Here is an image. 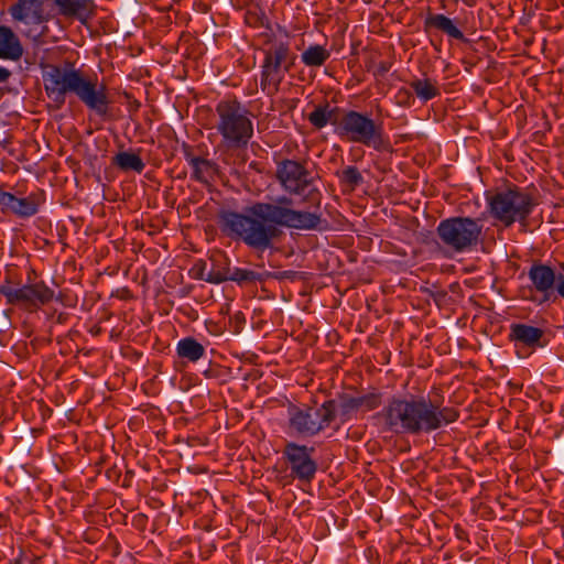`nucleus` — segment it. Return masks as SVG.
<instances>
[{"label":"nucleus","mask_w":564,"mask_h":564,"mask_svg":"<svg viewBox=\"0 0 564 564\" xmlns=\"http://www.w3.org/2000/svg\"><path fill=\"white\" fill-rule=\"evenodd\" d=\"M329 52L321 45H312L302 54V62L306 66H322L329 57Z\"/></svg>","instance_id":"a878e982"},{"label":"nucleus","mask_w":564,"mask_h":564,"mask_svg":"<svg viewBox=\"0 0 564 564\" xmlns=\"http://www.w3.org/2000/svg\"><path fill=\"white\" fill-rule=\"evenodd\" d=\"M112 164L123 172L133 171L141 173L145 167V164L139 154L128 151L118 152L112 158Z\"/></svg>","instance_id":"4be33fe9"},{"label":"nucleus","mask_w":564,"mask_h":564,"mask_svg":"<svg viewBox=\"0 0 564 564\" xmlns=\"http://www.w3.org/2000/svg\"><path fill=\"white\" fill-rule=\"evenodd\" d=\"M357 411H372L381 404V393L371 392L360 397H355Z\"/></svg>","instance_id":"c85d7f7f"},{"label":"nucleus","mask_w":564,"mask_h":564,"mask_svg":"<svg viewBox=\"0 0 564 564\" xmlns=\"http://www.w3.org/2000/svg\"><path fill=\"white\" fill-rule=\"evenodd\" d=\"M326 118H327V124L330 123L336 127L335 131L339 135L340 134V122H341V115L338 107L330 108L327 104V111H326Z\"/></svg>","instance_id":"7c9ffc66"},{"label":"nucleus","mask_w":564,"mask_h":564,"mask_svg":"<svg viewBox=\"0 0 564 564\" xmlns=\"http://www.w3.org/2000/svg\"><path fill=\"white\" fill-rule=\"evenodd\" d=\"M292 197L282 195L271 203H254L246 214L220 210L218 224L223 234L231 239H240L248 247L264 251L273 240L282 236L279 227L296 230H316L322 224V215L293 208Z\"/></svg>","instance_id":"f257e3e1"},{"label":"nucleus","mask_w":564,"mask_h":564,"mask_svg":"<svg viewBox=\"0 0 564 564\" xmlns=\"http://www.w3.org/2000/svg\"><path fill=\"white\" fill-rule=\"evenodd\" d=\"M10 76L11 72L6 67L0 66V83H6Z\"/></svg>","instance_id":"f704fd0d"},{"label":"nucleus","mask_w":564,"mask_h":564,"mask_svg":"<svg viewBox=\"0 0 564 564\" xmlns=\"http://www.w3.org/2000/svg\"><path fill=\"white\" fill-rule=\"evenodd\" d=\"M43 82L46 95L57 107L65 104L67 94H73L98 116L105 117L108 113L110 100L107 87L98 83L96 76H87L70 64L65 67L50 65L43 73Z\"/></svg>","instance_id":"7ed1b4c3"},{"label":"nucleus","mask_w":564,"mask_h":564,"mask_svg":"<svg viewBox=\"0 0 564 564\" xmlns=\"http://www.w3.org/2000/svg\"><path fill=\"white\" fill-rule=\"evenodd\" d=\"M339 137L377 151H382L386 148L382 123H378L367 113L356 110H347L341 113Z\"/></svg>","instance_id":"1a4fd4ad"},{"label":"nucleus","mask_w":564,"mask_h":564,"mask_svg":"<svg viewBox=\"0 0 564 564\" xmlns=\"http://www.w3.org/2000/svg\"><path fill=\"white\" fill-rule=\"evenodd\" d=\"M43 203L44 194L42 192L18 197L0 186V212L6 216L13 215L22 219L30 218L39 213Z\"/></svg>","instance_id":"ddd939ff"},{"label":"nucleus","mask_w":564,"mask_h":564,"mask_svg":"<svg viewBox=\"0 0 564 564\" xmlns=\"http://www.w3.org/2000/svg\"><path fill=\"white\" fill-rule=\"evenodd\" d=\"M336 415L345 423L350 420L358 411L356 408L355 397L344 393L339 395L338 402L335 401Z\"/></svg>","instance_id":"393cba45"},{"label":"nucleus","mask_w":564,"mask_h":564,"mask_svg":"<svg viewBox=\"0 0 564 564\" xmlns=\"http://www.w3.org/2000/svg\"><path fill=\"white\" fill-rule=\"evenodd\" d=\"M177 355L181 358H185L192 362L200 359L205 354V348L202 344H199L193 337H186L178 341L177 344Z\"/></svg>","instance_id":"5701e85b"},{"label":"nucleus","mask_w":564,"mask_h":564,"mask_svg":"<svg viewBox=\"0 0 564 564\" xmlns=\"http://www.w3.org/2000/svg\"><path fill=\"white\" fill-rule=\"evenodd\" d=\"M555 291L557 292V294L561 297L564 299V275L563 274H560L558 278H557V283H556Z\"/></svg>","instance_id":"72a5a7b5"},{"label":"nucleus","mask_w":564,"mask_h":564,"mask_svg":"<svg viewBox=\"0 0 564 564\" xmlns=\"http://www.w3.org/2000/svg\"><path fill=\"white\" fill-rule=\"evenodd\" d=\"M185 159L193 169L192 177L198 182L207 183L216 172V164L200 156H195L189 150H185Z\"/></svg>","instance_id":"6ab92c4d"},{"label":"nucleus","mask_w":564,"mask_h":564,"mask_svg":"<svg viewBox=\"0 0 564 564\" xmlns=\"http://www.w3.org/2000/svg\"><path fill=\"white\" fill-rule=\"evenodd\" d=\"M538 202L531 194L513 186L490 197L489 212L506 227H510L517 221L527 226L528 217Z\"/></svg>","instance_id":"0eeeda50"},{"label":"nucleus","mask_w":564,"mask_h":564,"mask_svg":"<svg viewBox=\"0 0 564 564\" xmlns=\"http://www.w3.org/2000/svg\"><path fill=\"white\" fill-rule=\"evenodd\" d=\"M543 336L544 332L539 327L527 324H512L510 326L509 339L530 348L542 347L541 339Z\"/></svg>","instance_id":"dca6fc26"},{"label":"nucleus","mask_w":564,"mask_h":564,"mask_svg":"<svg viewBox=\"0 0 564 564\" xmlns=\"http://www.w3.org/2000/svg\"><path fill=\"white\" fill-rule=\"evenodd\" d=\"M391 68V64L389 62H380L375 72L373 75L377 77H383Z\"/></svg>","instance_id":"473e14b6"},{"label":"nucleus","mask_w":564,"mask_h":564,"mask_svg":"<svg viewBox=\"0 0 564 564\" xmlns=\"http://www.w3.org/2000/svg\"><path fill=\"white\" fill-rule=\"evenodd\" d=\"M275 176L286 193L301 196L303 205L321 208L322 193L315 185V177L302 163L285 159L278 164Z\"/></svg>","instance_id":"39448f33"},{"label":"nucleus","mask_w":564,"mask_h":564,"mask_svg":"<svg viewBox=\"0 0 564 564\" xmlns=\"http://www.w3.org/2000/svg\"><path fill=\"white\" fill-rule=\"evenodd\" d=\"M216 113L220 147L228 151L245 150L253 135L249 111L237 100H221L216 106Z\"/></svg>","instance_id":"20e7f679"},{"label":"nucleus","mask_w":564,"mask_h":564,"mask_svg":"<svg viewBox=\"0 0 564 564\" xmlns=\"http://www.w3.org/2000/svg\"><path fill=\"white\" fill-rule=\"evenodd\" d=\"M23 55V46L18 35L6 25H0V58L19 61Z\"/></svg>","instance_id":"a211bd4d"},{"label":"nucleus","mask_w":564,"mask_h":564,"mask_svg":"<svg viewBox=\"0 0 564 564\" xmlns=\"http://www.w3.org/2000/svg\"><path fill=\"white\" fill-rule=\"evenodd\" d=\"M528 276L533 285V289L541 294V299L538 300L539 304L545 302H554L557 296L555 294V288L557 283V275L554 269L543 263H534L531 265L528 272Z\"/></svg>","instance_id":"4468645a"},{"label":"nucleus","mask_w":564,"mask_h":564,"mask_svg":"<svg viewBox=\"0 0 564 564\" xmlns=\"http://www.w3.org/2000/svg\"><path fill=\"white\" fill-rule=\"evenodd\" d=\"M482 232L480 219L455 216L443 219L436 227L440 243L448 251L464 253L473 250Z\"/></svg>","instance_id":"423d86ee"},{"label":"nucleus","mask_w":564,"mask_h":564,"mask_svg":"<svg viewBox=\"0 0 564 564\" xmlns=\"http://www.w3.org/2000/svg\"><path fill=\"white\" fill-rule=\"evenodd\" d=\"M263 280L264 275L262 273L237 267L232 268L228 279V281L236 282L238 285L241 286L254 284L256 282H262Z\"/></svg>","instance_id":"b1692460"},{"label":"nucleus","mask_w":564,"mask_h":564,"mask_svg":"<svg viewBox=\"0 0 564 564\" xmlns=\"http://www.w3.org/2000/svg\"><path fill=\"white\" fill-rule=\"evenodd\" d=\"M410 86L415 95L424 101H429L440 95L438 88L430 79H415L410 83Z\"/></svg>","instance_id":"bb28decb"},{"label":"nucleus","mask_w":564,"mask_h":564,"mask_svg":"<svg viewBox=\"0 0 564 564\" xmlns=\"http://www.w3.org/2000/svg\"><path fill=\"white\" fill-rule=\"evenodd\" d=\"M380 415L388 431L411 435L431 433L455 422L459 416L454 408H441L425 397L415 395L392 398Z\"/></svg>","instance_id":"f03ea898"},{"label":"nucleus","mask_w":564,"mask_h":564,"mask_svg":"<svg viewBox=\"0 0 564 564\" xmlns=\"http://www.w3.org/2000/svg\"><path fill=\"white\" fill-rule=\"evenodd\" d=\"M61 15L75 18L86 23L94 17L95 4L93 0H54Z\"/></svg>","instance_id":"2eb2a0df"},{"label":"nucleus","mask_w":564,"mask_h":564,"mask_svg":"<svg viewBox=\"0 0 564 564\" xmlns=\"http://www.w3.org/2000/svg\"><path fill=\"white\" fill-rule=\"evenodd\" d=\"M231 270L232 268H230L229 260L225 256L220 254L218 258H213L212 268L207 272L206 282L213 284L226 282L229 279Z\"/></svg>","instance_id":"412c9836"},{"label":"nucleus","mask_w":564,"mask_h":564,"mask_svg":"<svg viewBox=\"0 0 564 564\" xmlns=\"http://www.w3.org/2000/svg\"><path fill=\"white\" fill-rule=\"evenodd\" d=\"M425 30L435 29L451 39L467 43L469 40L455 24L454 20L442 13L429 14L424 21Z\"/></svg>","instance_id":"f3484780"},{"label":"nucleus","mask_w":564,"mask_h":564,"mask_svg":"<svg viewBox=\"0 0 564 564\" xmlns=\"http://www.w3.org/2000/svg\"><path fill=\"white\" fill-rule=\"evenodd\" d=\"M193 272H194L195 279L206 281V278H207L206 262H204V261L197 262L193 268Z\"/></svg>","instance_id":"2f4dec72"},{"label":"nucleus","mask_w":564,"mask_h":564,"mask_svg":"<svg viewBox=\"0 0 564 564\" xmlns=\"http://www.w3.org/2000/svg\"><path fill=\"white\" fill-rule=\"evenodd\" d=\"M336 417L335 400L324 402L319 408H289V427L297 435L310 437L318 434Z\"/></svg>","instance_id":"9b49d317"},{"label":"nucleus","mask_w":564,"mask_h":564,"mask_svg":"<svg viewBox=\"0 0 564 564\" xmlns=\"http://www.w3.org/2000/svg\"><path fill=\"white\" fill-rule=\"evenodd\" d=\"M327 104L318 105L314 108V110L308 115L310 123L316 129H322L327 126Z\"/></svg>","instance_id":"c756f323"},{"label":"nucleus","mask_w":564,"mask_h":564,"mask_svg":"<svg viewBox=\"0 0 564 564\" xmlns=\"http://www.w3.org/2000/svg\"><path fill=\"white\" fill-rule=\"evenodd\" d=\"M295 56L288 42L274 40L264 50L261 72V89L269 95L275 94L279 86L294 64Z\"/></svg>","instance_id":"9d476101"},{"label":"nucleus","mask_w":564,"mask_h":564,"mask_svg":"<svg viewBox=\"0 0 564 564\" xmlns=\"http://www.w3.org/2000/svg\"><path fill=\"white\" fill-rule=\"evenodd\" d=\"M340 183L349 186L350 189H355L364 182V177L356 166L349 165L345 167L340 173L337 172Z\"/></svg>","instance_id":"cd10ccee"},{"label":"nucleus","mask_w":564,"mask_h":564,"mask_svg":"<svg viewBox=\"0 0 564 564\" xmlns=\"http://www.w3.org/2000/svg\"><path fill=\"white\" fill-rule=\"evenodd\" d=\"M10 13L17 21H25L32 14L36 21L41 22L42 3L39 0H18L10 8Z\"/></svg>","instance_id":"aec40b11"},{"label":"nucleus","mask_w":564,"mask_h":564,"mask_svg":"<svg viewBox=\"0 0 564 564\" xmlns=\"http://www.w3.org/2000/svg\"><path fill=\"white\" fill-rule=\"evenodd\" d=\"M282 453L291 477L302 484H311L317 473V463L313 458L315 448L289 442Z\"/></svg>","instance_id":"f8f14e48"},{"label":"nucleus","mask_w":564,"mask_h":564,"mask_svg":"<svg viewBox=\"0 0 564 564\" xmlns=\"http://www.w3.org/2000/svg\"><path fill=\"white\" fill-rule=\"evenodd\" d=\"M31 274H34L33 270L29 272L28 282L23 285L15 284L9 276H6L0 284V294L6 297L8 304L19 306L28 312H35L48 304L54 299L55 292L44 281L32 282Z\"/></svg>","instance_id":"6e6552de"}]
</instances>
